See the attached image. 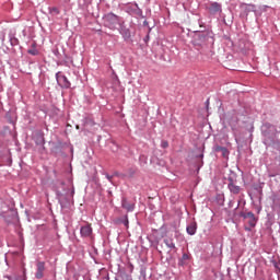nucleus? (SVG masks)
I'll return each mask as SVG.
<instances>
[{
  "instance_id": "obj_1",
  "label": "nucleus",
  "mask_w": 280,
  "mask_h": 280,
  "mask_svg": "<svg viewBox=\"0 0 280 280\" xmlns=\"http://www.w3.org/2000/svg\"><path fill=\"white\" fill-rule=\"evenodd\" d=\"M103 24L112 31L117 30V25L121 24L120 18L114 13H106L103 16Z\"/></svg>"
},
{
  "instance_id": "obj_2",
  "label": "nucleus",
  "mask_w": 280,
  "mask_h": 280,
  "mask_svg": "<svg viewBox=\"0 0 280 280\" xmlns=\"http://www.w3.org/2000/svg\"><path fill=\"white\" fill-rule=\"evenodd\" d=\"M244 220L247 221V224H249V228H246V231H252L256 226V223H258V219L255 217V213L253 212H246L241 214Z\"/></svg>"
},
{
  "instance_id": "obj_3",
  "label": "nucleus",
  "mask_w": 280,
  "mask_h": 280,
  "mask_svg": "<svg viewBox=\"0 0 280 280\" xmlns=\"http://www.w3.org/2000/svg\"><path fill=\"white\" fill-rule=\"evenodd\" d=\"M209 14L211 15H218L223 12V9L220 3L218 2H211V4L208 7Z\"/></svg>"
},
{
  "instance_id": "obj_4",
  "label": "nucleus",
  "mask_w": 280,
  "mask_h": 280,
  "mask_svg": "<svg viewBox=\"0 0 280 280\" xmlns=\"http://www.w3.org/2000/svg\"><path fill=\"white\" fill-rule=\"evenodd\" d=\"M35 277L37 280H42L45 277V261H37Z\"/></svg>"
},
{
  "instance_id": "obj_5",
  "label": "nucleus",
  "mask_w": 280,
  "mask_h": 280,
  "mask_svg": "<svg viewBox=\"0 0 280 280\" xmlns=\"http://www.w3.org/2000/svg\"><path fill=\"white\" fill-rule=\"evenodd\" d=\"M56 80L58 81L59 85H61L63 89H70L71 83L68 81L67 77L57 74Z\"/></svg>"
},
{
  "instance_id": "obj_6",
  "label": "nucleus",
  "mask_w": 280,
  "mask_h": 280,
  "mask_svg": "<svg viewBox=\"0 0 280 280\" xmlns=\"http://www.w3.org/2000/svg\"><path fill=\"white\" fill-rule=\"evenodd\" d=\"M80 233L81 237H90L93 233L92 226L90 224L82 226Z\"/></svg>"
},
{
  "instance_id": "obj_7",
  "label": "nucleus",
  "mask_w": 280,
  "mask_h": 280,
  "mask_svg": "<svg viewBox=\"0 0 280 280\" xmlns=\"http://www.w3.org/2000/svg\"><path fill=\"white\" fill-rule=\"evenodd\" d=\"M187 234L189 235H195L196 232L198 231V224L196 222L190 223L189 225H187Z\"/></svg>"
},
{
  "instance_id": "obj_8",
  "label": "nucleus",
  "mask_w": 280,
  "mask_h": 280,
  "mask_svg": "<svg viewBox=\"0 0 280 280\" xmlns=\"http://www.w3.org/2000/svg\"><path fill=\"white\" fill-rule=\"evenodd\" d=\"M164 243L171 252H177L176 244L172 238H164Z\"/></svg>"
},
{
  "instance_id": "obj_9",
  "label": "nucleus",
  "mask_w": 280,
  "mask_h": 280,
  "mask_svg": "<svg viewBox=\"0 0 280 280\" xmlns=\"http://www.w3.org/2000/svg\"><path fill=\"white\" fill-rule=\"evenodd\" d=\"M121 207L128 212L133 211V208H135L133 203L128 202L126 198L121 200Z\"/></svg>"
},
{
  "instance_id": "obj_10",
  "label": "nucleus",
  "mask_w": 280,
  "mask_h": 280,
  "mask_svg": "<svg viewBox=\"0 0 280 280\" xmlns=\"http://www.w3.org/2000/svg\"><path fill=\"white\" fill-rule=\"evenodd\" d=\"M228 188H230V191L234 195H238L242 188L240 186L234 185L233 183H230L228 185Z\"/></svg>"
},
{
  "instance_id": "obj_11",
  "label": "nucleus",
  "mask_w": 280,
  "mask_h": 280,
  "mask_svg": "<svg viewBox=\"0 0 280 280\" xmlns=\"http://www.w3.org/2000/svg\"><path fill=\"white\" fill-rule=\"evenodd\" d=\"M120 34L124 36L125 39H129L131 37L130 31L128 28H121Z\"/></svg>"
},
{
  "instance_id": "obj_12",
  "label": "nucleus",
  "mask_w": 280,
  "mask_h": 280,
  "mask_svg": "<svg viewBox=\"0 0 280 280\" xmlns=\"http://www.w3.org/2000/svg\"><path fill=\"white\" fill-rule=\"evenodd\" d=\"M221 154L222 158L228 159V156L230 155V151H228V149H222Z\"/></svg>"
},
{
  "instance_id": "obj_13",
  "label": "nucleus",
  "mask_w": 280,
  "mask_h": 280,
  "mask_svg": "<svg viewBox=\"0 0 280 280\" xmlns=\"http://www.w3.org/2000/svg\"><path fill=\"white\" fill-rule=\"evenodd\" d=\"M27 54H30L31 56H37L38 50L33 48V49L27 50Z\"/></svg>"
},
{
  "instance_id": "obj_14",
  "label": "nucleus",
  "mask_w": 280,
  "mask_h": 280,
  "mask_svg": "<svg viewBox=\"0 0 280 280\" xmlns=\"http://www.w3.org/2000/svg\"><path fill=\"white\" fill-rule=\"evenodd\" d=\"M223 150H228V149L223 147L215 148V152H223Z\"/></svg>"
},
{
  "instance_id": "obj_15",
  "label": "nucleus",
  "mask_w": 280,
  "mask_h": 280,
  "mask_svg": "<svg viewBox=\"0 0 280 280\" xmlns=\"http://www.w3.org/2000/svg\"><path fill=\"white\" fill-rule=\"evenodd\" d=\"M162 148L167 149L168 148V142L167 141H162Z\"/></svg>"
},
{
  "instance_id": "obj_16",
  "label": "nucleus",
  "mask_w": 280,
  "mask_h": 280,
  "mask_svg": "<svg viewBox=\"0 0 280 280\" xmlns=\"http://www.w3.org/2000/svg\"><path fill=\"white\" fill-rule=\"evenodd\" d=\"M112 178H114V176L106 175V179H108L109 182H112Z\"/></svg>"
},
{
  "instance_id": "obj_17",
  "label": "nucleus",
  "mask_w": 280,
  "mask_h": 280,
  "mask_svg": "<svg viewBox=\"0 0 280 280\" xmlns=\"http://www.w3.org/2000/svg\"><path fill=\"white\" fill-rule=\"evenodd\" d=\"M128 224V221L127 222H125V225H127Z\"/></svg>"
}]
</instances>
